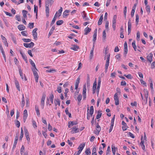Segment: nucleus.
Masks as SVG:
<instances>
[{
	"mask_svg": "<svg viewBox=\"0 0 155 155\" xmlns=\"http://www.w3.org/2000/svg\"><path fill=\"white\" fill-rule=\"evenodd\" d=\"M46 95L45 94H43L41 99V106L42 109H43L44 108L45 104V100Z\"/></svg>",
	"mask_w": 155,
	"mask_h": 155,
	"instance_id": "f257e3e1",
	"label": "nucleus"
},
{
	"mask_svg": "<svg viewBox=\"0 0 155 155\" xmlns=\"http://www.w3.org/2000/svg\"><path fill=\"white\" fill-rule=\"evenodd\" d=\"M110 54H107L106 55L105 58H106V63L105 65V68H108L109 64Z\"/></svg>",
	"mask_w": 155,
	"mask_h": 155,
	"instance_id": "f03ea898",
	"label": "nucleus"
},
{
	"mask_svg": "<svg viewBox=\"0 0 155 155\" xmlns=\"http://www.w3.org/2000/svg\"><path fill=\"white\" fill-rule=\"evenodd\" d=\"M71 133L74 134L79 132L78 127V126L73 127L72 128Z\"/></svg>",
	"mask_w": 155,
	"mask_h": 155,
	"instance_id": "7ed1b4c3",
	"label": "nucleus"
},
{
	"mask_svg": "<svg viewBox=\"0 0 155 155\" xmlns=\"http://www.w3.org/2000/svg\"><path fill=\"white\" fill-rule=\"evenodd\" d=\"M95 124L96 125V130L97 131V133H95V134H97V135H99V133L100 131H101V127L100 126L99 124L98 123H96V122H95Z\"/></svg>",
	"mask_w": 155,
	"mask_h": 155,
	"instance_id": "20e7f679",
	"label": "nucleus"
},
{
	"mask_svg": "<svg viewBox=\"0 0 155 155\" xmlns=\"http://www.w3.org/2000/svg\"><path fill=\"white\" fill-rule=\"evenodd\" d=\"M19 73L20 75V76L21 77V79L22 80H23V79H24L25 81H26L27 80V79L26 78L25 75V74H24V78L23 73H22V71L21 69L20 68L19 69Z\"/></svg>",
	"mask_w": 155,
	"mask_h": 155,
	"instance_id": "39448f33",
	"label": "nucleus"
},
{
	"mask_svg": "<svg viewBox=\"0 0 155 155\" xmlns=\"http://www.w3.org/2000/svg\"><path fill=\"white\" fill-rule=\"evenodd\" d=\"M37 28H35L32 31V35L34 39L35 40H36L37 38Z\"/></svg>",
	"mask_w": 155,
	"mask_h": 155,
	"instance_id": "423d86ee",
	"label": "nucleus"
},
{
	"mask_svg": "<svg viewBox=\"0 0 155 155\" xmlns=\"http://www.w3.org/2000/svg\"><path fill=\"white\" fill-rule=\"evenodd\" d=\"M23 45L26 48H31L34 46V44L33 42H31L30 43H24Z\"/></svg>",
	"mask_w": 155,
	"mask_h": 155,
	"instance_id": "0eeeda50",
	"label": "nucleus"
},
{
	"mask_svg": "<svg viewBox=\"0 0 155 155\" xmlns=\"http://www.w3.org/2000/svg\"><path fill=\"white\" fill-rule=\"evenodd\" d=\"M24 132H25V136L26 137L27 140L28 142L29 143L30 141V137L29 135V133L28 132V130L25 128V129H24Z\"/></svg>",
	"mask_w": 155,
	"mask_h": 155,
	"instance_id": "6e6552de",
	"label": "nucleus"
},
{
	"mask_svg": "<svg viewBox=\"0 0 155 155\" xmlns=\"http://www.w3.org/2000/svg\"><path fill=\"white\" fill-rule=\"evenodd\" d=\"M0 51H1V52H2V55L4 58V59L5 61H6V56H5V53L4 51L3 48L2 47V46L1 44L0 43Z\"/></svg>",
	"mask_w": 155,
	"mask_h": 155,
	"instance_id": "1a4fd4ad",
	"label": "nucleus"
},
{
	"mask_svg": "<svg viewBox=\"0 0 155 155\" xmlns=\"http://www.w3.org/2000/svg\"><path fill=\"white\" fill-rule=\"evenodd\" d=\"M78 123L76 121H70L68 123V127L70 128L71 126H73L74 125H76L78 124Z\"/></svg>",
	"mask_w": 155,
	"mask_h": 155,
	"instance_id": "9d476101",
	"label": "nucleus"
},
{
	"mask_svg": "<svg viewBox=\"0 0 155 155\" xmlns=\"http://www.w3.org/2000/svg\"><path fill=\"white\" fill-rule=\"evenodd\" d=\"M128 34H130L131 31V20L130 19H129L128 21Z\"/></svg>",
	"mask_w": 155,
	"mask_h": 155,
	"instance_id": "9b49d317",
	"label": "nucleus"
},
{
	"mask_svg": "<svg viewBox=\"0 0 155 155\" xmlns=\"http://www.w3.org/2000/svg\"><path fill=\"white\" fill-rule=\"evenodd\" d=\"M153 57V54L152 53H150L147 56V60L150 62L151 63L152 61V58Z\"/></svg>",
	"mask_w": 155,
	"mask_h": 155,
	"instance_id": "f8f14e48",
	"label": "nucleus"
},
{
	"mask_svg": "<svg viewBox=\"0 0 155 155\" xmlns=\"http://www.w3.org/2000/svg\"><path fill=\"white\" fill-rule=\"evenodd\" d=\"M45 11H46V15L47 17H48L49 16V5L46 4L45 5Z\"/></svg>",
	"mask_w": 155,
	"mask_h": 155,
	"instance_id": "ddd939ff",
	"label": "nucleus"
},
{
	"mask_svg": "<svg viewBox=\"0 0 155 155\" xmlns=\"http://www.w3.org/2000/svg\"><path fill=\"white\" fill-rule=\"evenodd\" d=\"M20 53L21 54L22 58L25 60V61L26 62H27L28 61V59L27 57L21 51H20Z\"/></svg>",
	"mask_w": 155,
	"mask_h": 155,
	"instance_id": "4468645a",
	"label": "nucleus"
},
{
	"mask_svg": "<svg viewBox=\"0 0 155 155\" xmlns=\"http://www.w3.org/2000/svg\"><path fill=\"white\" fill-rule=\"evenodd\" d=\"M32 71L33 73V75H34L35 77H38V74L37 72L38 71L37 68H32Z\"/></svg>",
	"mask_w": 155,
	"mask_h": 155,
	"instance_id": "2eb2a0df",
	"label": "nucleus"
},
{
	"mask_svg": "<svg viewBox=\"0 0 155 155\" xmlns=\"http://www.w3.org/2000/svg\"><path fill=\"white\" fill-rule=\"evenodd\" d=\"M97 29L96 28L94 30V32L93 35V41H94V44L95 43L96 40L97 36Z\"/></svg>",
	"mask_w": 155,
	"mask_h": 155,
	"instance_id": "dca6fc26",
	"label": "nucleus"
},
{
	"mask_svg": "<svg viewBox=\"0 0 155 155\" xmlns=\"http://www.w3.org/2000/svg\"><path fill=\"white\" fill-rule=\"evenodd\" d=\"M85 146V143L83 144L81 143L79 145L78 148V149L79 150L78 151H79V152H80V153L81 152Z\"/></svg>",
	"mask_w": 155,
	"mask_h": 155,
	"instance_id": "f3484780",
	"label": "nucleus"
},
{
	"mask_svg": "<svg viewBox=\"0 0 155 155\" xmlns=\"http://www.w3.org/2000/svg\"><path fill=\"white\" fill-rule=\"evenodd\" d=\"M144 92L145 94V98L146 99L145 103H146L147 101V98L148 96V91L147 89H144Z\"/></svg>",
	"mask_w": 155,
	"mask_h": 155,
	"instance_id": "a211bd4d",
	"label": "nucleus"
},
{
	"mask_svg": "<svg viewBox=\"0 0 155 155\" xmlns=\"http://www.w3.org/2000/svg\"><path fill=\"white\" fill-rule=\"evenodd\" d=\"M15 84L16 87L18 90L20 91L19 84L18 81L16 79L15 80Z\"/></svg>",
	"mask_w": 155,
	"mask_h": 155,
	"instance_id": "6ab92c4d",
	"label": "nucleus"
},
{
	"mask_svg": "<svg viewBox=\"0 0 155 155\" xmlns=\"http://www.w3.org/2000/svg\"><path fill=\"white\" fill-rule=\"evenodd\" d=\"M81 14L83 19H85V21L88 20H89V18L86 17V14L85 13L84 11H83L81 13Z\"/></svg>",
	"mask_w": 155,
	"mask_h": 155,
	"instance_id": "aec40b11",
	"label": "nucleus"
},
{
	"mask_svg": "<svg viewBox=\"0 0 155 155\" xmlns=\"http://www.w3.org/2000/svg\"><path fill=\"white\" fill-rule=\"evenodd\" d=\"M18 28L20 31L24 30L25 28V27L22 25H19L18 26Z\"/></svg>",
	"mask_w": 155,
	"mask_h": 155,
	"instance_id": "412c9836",
	"label": "nucleus"
},
{
	"mask_svg": "<svg viewBox=\"0 0 155 155\" xmlns=\"http://www.w3.org/2000/svg\"><path fill=\"white\" fill-rule=\"evenodd\" d=\"M80 82V78H78L76 80L75 83V89H77L78 87L79 84Z\"/></svg>",
	"mask_w": 155,
	"mask_h": 155,
	"instance_id": "4be33fe9",
	"label": "nucleus"
},
{
	"mask_svg": "<svg viewBox=\"0 0 155 155\" xmlns=\"http://www.w3.org/2000/svg\"><path fill=\"white\" fill-rule=\"evenodd\" d=\"M103 19V15H101L100 16L99 19V20L98 22V25H101L102 24Z\"/></svg>",
	"mask_w": 155,
	"mask_h": 155,
	"instance_id": "5701e85b",
	"label": "nucleus"
},
{
	"mask_svg": "<svg viewBox=\"0 0 155 155\" xmlns=\"http://www.w3.org/2000/svg\"><path fill=\"white\" fill-rule=\"evenodd\" d=\"M35 110L36 111L37 115L38 116H39L40 115V113L38 108V107L37 105L35 106Z\"/></svg>",
	"mask_w": 155,
	"mask_h": 155,
	"instance_id": "b1692460",
	"label": "nucleus"
},
{
	"mask_svg": "<svg viewBox=\"0 0 155 155\" xmlns=\"http://www.w3.org/2000/svg\"><path fill=\"white\" fill-rule=\"evenodd\" d=\"M91 29L90 28L87 27L84 29L85 33L84 34L85 35H87L89 32H90Z\"/></svg>",
	"mask_w": 155,
	"mask_h": 155,
	"instance_id": "393cba45",
	"label": "nucleus"
},
{
	"mask_svg": "<svg viewBox=\"0 0 155 155\" xmlns=\"http://www.w3.org/2000/svg\"><path fill=\"white\" fill-rule=\"evenodd\" d=\"M55 106H56L58 104L59 106L60 105V101L58 98L55 99L54 100Z\"/></svg>",
	"mask_w": 155,
	"mask_h": 155,
	"instance_id": "a878e982",
	"label": "nucleus"
},
{
	"mask_svg": "<svg viewBox=\"0 0 155 155\" xmlns=\"http://www.w3.org/2000/svg\"><path fill=\"white\" fill-rule=\"evenodd\" d=\"M87 87L90 86V77L88 74H87Z\"/></svg>",
	"mask_w": 155,
	"mask_h": 155,
	"instance_id": "bb28decb",
	"label": "nucleus"
},
{
	"mask_svg": "<svg viewBox=\"0 0 155 155\" xmlns=\"http://www.w3.org/2000/svg\"><path fill=\"white\" fill-rule=\"evenodd\" d=\"M94 112V107L93 106H91L90 107V110L89 111V115L92 116Z\"/></svg>",
	"mask_w": 155,
	"mask_h": 155,
	"instance_id": "cd10ccee",
	"label": "nucleus"
},
{
	"mask_svg": "<svg viewBox=\"0 0 155 155\" xmlns=\"http://www.w3.org/2000/svg\"><path fill=\"white\" fill-rule=\"evenodd\" d=\"M79 48V47L78 45H73L72 47L71 48V49L74 51H77L78 49Z\"/></svg>",
	"mask_w": 155,
	"mask_h": 155,
	"instance_id": "c85d7f7f",
	"label": "nucleus"
},
{
	"mask_svg": "<svg viewBox=\"0 0 155 155\" xmlns=\"http://www.w3.org/2000/svg\"><path fill=\"white\" fill-rule=\"evenodd\" d=\"M149 81L150 83V86L151 90H152V91H153V81L152 79L151 78H150L149 79Z\"/></svg>",
	"mask_w": 155,
	"mask_h": 155,
	"instance_id": "c756f323",
	"label": "nucleus"
},
{
	"mask_svg": "<svg viewBox=\"0 0 155 155\" xmlns=\"http://www.w3.org/2000/svg\"><path fill=\"white\" fill-rule=\"evenodd\" d=\"M70 12V11L68 10H66L63 13V17H65L67 16L68 15V13Z\"/></svg>",
	"mask_w": 155,
	"mask_h": 155,
	"instance_id": "7c9ffc66",
	"label": "nucleus"
},
{
	"mask_svg": "<svg viewBox=\"0 0 155 155\" xmlns=\"http://www.w3.org/2000/svg\"><path fill=\"white\" fill-rule=\"evenodd\" d=\"M25 98L24 95V94H22V101H21V107H23L25 106Z\"/></svg>",
	"mask_w": 155,
	"mask_h": 155,
	"instance_id": "2f4dec72",
	"label": "nucleus"
},
{
	"mask_svg": "<svg viewBox=\"0 0 155 155\" xmlns=\"http://www.w3.org/2000/svg\"><path fill=\"white\" fill-rule=\"evenodd\" d=\"M101 112V111H100V112L99 111H98V114L96 116V118L95 119V120L96 119H98L101 117L102 115V113Z\"/></svg>",
	"mask_w": 155,
	"mask_h": 155,
	"instance_id": "473e14b6",
	"label": "nucleus"
},
{
	"mask_svg": "<svg viewBox=\"0 0 155 155\" xmlns=\"http://www.w3.org/2000/svg\"><path fill=\"white\" fill-rule=\"evenodd\" d=\"M62 11L63 8L62 7H61L60 9L57 12V15L58 17H59L61 15Z\"/></svg>",
	"mask_w": 155,
	"mask_h": 155,
	"instance_id": "72a5a7b5",
	"label": "nucleus"
},
{
	"mask_svg": "<svg viewBox=\"0 0 155 155\" xmlns=\"http://www.w3.org/2000/svg\"><path fill=\"white\" fill-rule=\"evenodd\" d=\"M65 112L66 114L68 115L69 117H71V114L68 111V108H66L65 110Z\"/></svg>",
	"mask_w": 155,
	"mask_h": 155,
	"instance_id": "f704fd0d",
	"label": "nucleus"
},
{
	"mask_svg": "<svg viewBox=\"0 0 155 155\" xmlns=\"http://www.w3.org/2000/svg\"><path fill=\"white\" fill-rule=\"evenodd\" d=\"M24 135L22 127L21 128V134L19 137V140L21 141Z\"/></svg>",
	"mask_w": 155,
	"mask_h": 155,
	"instance_id": "c9c22d12",
	"label": "nucleus"
},
{
	"mask_svg": "<svg viewBox=\"0 0 155 155\" xmlns=\"http://www.w3.org/2000/svg\"><path fill=\"white\" fill-rule=\"evenodd\" d=\"M132 45L133 47L134 48V50L136 51H137V46L135 44V41H134L132 43Z\"/></svg>",
	"mask_w": 155,
	"mask_h": 155,
	"instance_id": "e433bc0d",
	"label": "nucleus"
},
{
	"mask_svg": "<svg viewBox=\"0 0 155 155\" xmlns=\"http://www.w3.org/2000/svg\"><path fill=\"white\" fill-rule=\"evenodd\" d=\"M102 35L103 40H105L106 37V34L105 30H104L103 31Z\"/></svg>",
	"mask_w": 155,
	"mask_h": 155,
	"instance_id": "4c0bfd02",
	"label": "nucleus"
},
{
	"mask_svg": "<svg viewBox=\"0 0 155 155\" xmlns=\"http://www.w3.org/2000/svg\"><path fill=\"white\" fill-rule=\"evenodd\" d=\"M46 71L47 72L54 73L56 71V70L54 68H52L50 70H47Z\"/></svg>",
	"mask_w": 155,
	"mask_h": 155,
	"instance_id": "58836bf2",
	"label": "nucleus"
},
{
	"mask_svg": "<svg viewBox=\"0 0 155 155\" xmlns=\"http://www.w3.org/2000/svg\"><path fill=\"white\" fill-rule=\"evenodd\" d=\"M85 153H86L87 155H90L91 152L90 148H88L86 149L85 151Z\"/></svg>",
	"mask_w": 155,
	"mask_h": 155,
	"instance_id": "ea45409f",
	"label": "nucleus"
},
{
	"mask_svg": "<svg viewBox=\"0 0 155 155\" xmlns=\"http://www.w3.org/2000/svg\"><path fill=\"white\" fill-rule=\"evenodd\" d=\"M146 10L147 11L148 14H149L150 13V7L149 5H147L145 8Z\"/></svg>",
	"mask_w": 155,
	"mask_h": 155,
	"instance_id": "a19ab883",
	"label": "nucleus"
},
{
	"mask_svg": "<svg viewBox=\"0 0 155 155\" xmlns=\"http://www.w3.org/2000/svg\"><path fill=\"white\" fill-rule=\"evenodd\" d=\"M29 61L30 62L31 65L34 68H36L35 67V65L34 63V62H33V61L31 59H29Z\"/></svg>",
	"mask_w": 155,
	"mask_h": 155,
	"instance_id": "79ce46f5",
	"label": "nucleus"
},
{
	"mask_svg": "<svg viewBox=\"0 0 155 155\" xmlns=\"http://www.w3.org/2000/svg\"><path fill=\"white\" fill-rule=\"evenodd\" d=\"M4 22L5 23V25L7 27H10V24H9V23L8 21L6 20H4Z\"/></svg>",
	"mask_w": 155,
	"mask_h": 155,
	"instance_id": "37998d69",
	"label": "nucleus"
},
{
	"mask_svg": "<svg viewBox=\"0 0 155 155\" xmlns=\"http://www.w3.org/2000/svg\"><path fill=\"white\" fill-rule=\"evenodd\" d=\"M117 18V16L116 15H114L113 17L112 23H116V20Z\"/></svg>",
	"mask_w": 155,
	"mask_h": 155,
	"instance_id": "c03bdc74",
	"label": "nucleus"
},
{
	"mask_svg": "<svg viewBox=\"0 0 155 155\" xmlns=\"http://www.w3.org/2000/svg\"><path fill=\"white\" fill-rule=\"evenodd\" d=\"M111 148H112V151L113 154V155H115V152H116V150H115L116 148H115V146L112 145Z\"/></svg>",
	"mask_w": 155,
	"mask_h": 155,
	"instance_id": "a18cd8bd",
	"label": "nucleus"
},
{
	"mask_svg": "<svg viewBox=\"0 0 155 155\" xmlns=\"http://www.w3.org/2000/svg\"><path fill=\"white\" fill-rule=\"evenodd\" d=\"M82 96L81 94H79L77 97V100L79 102H80L82 99Z\"/></svg>",
	"mask_w": 155,
	"mask_h": 155,
	"instance_id": "49530a36",
	"label": "nucleus"
},
{
	"mask_svg": "<svg viewBox=\"0 0 155 155\" xmlns=\"http://www.w3.org/2000/svg\"><path fill=\"white\" fill-rule=\"evenodd\" d=\"M139 17L138 15L137 14L136 15V24L137 25L139 22Z\"/></svg>",
	"mask_w": 155,
	"mask_h": 155,
	"instance_id": "de8ad7c7",
	"label": "nucleus"
},
{
	"mask_svg": "<svg viewBox=\"0 0 155 155\" xmlns=\"http://www.w3.org/2000/svg\"><path fill=\"white\" fill-rule=\"evenodd\" d=\"M97 87V81L96 78L95 80L94 83L93 89H96Z\"/></svg>",
	"mask_w": 155,
	"mask_h": 155,
	"instance_id": "09e8293b",
	"label": "nucleus"
},
{
	"mask_svg": "<svg viewBox=\"0 0 155 155\" xmlns=\"http://www.w3.org/2000/svg\"><path fill=\"white\" fill-rule=\"evenodd\" d=\"M124 76H125L128 79H131L133 78V77L130 74H128L127 75L124 74Z\"/></svg>",
	"mask_w": 155,
	"mask_h": 155,
	"instance_id": "8fccbe9b",
	"label": "nucleus"
},
{
	"mask_svg": "<svg viewBox=\"0 0 155 155\" xmlns=\"http://www.w3.org/2000/svg\"><path fill=\"white\" fill-rule=\"evenodd\" d=\"M63 23V21L62 20H60L57 21L56 24L57 25H60L62 24Z\"/></svg>",
	"mask_w": 155,
	"mask_h": 155,
	"instance_id": "3c124183",
	"label": "nucleus"
},
{
	"mask_svg": "<svg viewBox=\"0 0 155 155\" xmlns=\"http://www.w3.org/2000/svg\"><path fill=\"white\" fill-rule=\"evenodd\" d=\"M89 107H88L87 108V119L88 120H89L90 119V115H89Z\"/></svg>",
	"mask_w": 155,
	"mask_h": 155,
	"instance_id": "603ef678",
	"label": "nucleus"
},
{
	"mask_svg": "<svg viewBox=\"0 0 155 155\" xmlns=\"http://www.w3.org/2000/svg\"><path fill=\"white\" fill-rule=\"evenodd\" d=\"M27 12L25 10H23L22 11V13L23 14V17L25 18L27 17L26 15L27 14Z\"/></svg>",
	"mask_w": 155,
	"mask_h": 155,
	"instance_id": "864d4df0",
	"label": "nucleus"
},
{
	"mask_svg": "<svg viewBox=\"0 0 155 155\" xmlns=\"http://www.w3.org/2000/svg\"><path fill=\"white\" fill-rule=\"evenodd\" d=\"M86 85L85 84H84L83 86V93L86 94Z\"/></svg>",
	"mask_w": 155,
	"mask_h": 155,
	"instance_id": "5fc2aeb1",
	"label": "nucleus"
},
{
	"mask_svg": "<svg viewBox=\"0 0 155 155\" xmlns=\"http://www.w3.org/2000/svg\"><path fill=\"white\" fill-rule=\"evenodd\" d=\"M32 123L33 126V127L35 128H36L37 127V126L36 125V122L34 120H32Z\"/></svg>",
	"mask_w": 155,
	"mask_h": 155,
	"instance_id": "6e6d98bb",
	"label": "nucleus"
},
{
	"mask_svg": "<svg viewBox=\"0 0 155 155\" xmlns=\"http://www.w3.org/2000/svg\"><path fill=\"white\" fill-rule=\"evenodd\" d=\"M110 146H108L107 147L106 151V155H109V153L110 152Z\"/></svg>",
	"mask_w": 155,
	"mask_h": 155,
	"instance_id": "4d7b16f0",
	"label": "nucleus"
},
{
	"mask_svg": "<svg viewBox=\"0 0 155 155\" xmlns=\"http://www.w3.org/2000/svg\"><path fill=\"white\" fill-rule=\"evenodd\" d=\"M50 101L51 102V103L53 104V102L54 95L52 94H51L50 95Z\"/></svg>",
	"mask_w": 155,
	"mask_h": 155,
	"instance_id": "13d9d810",
	"label": "nucleus"
},
{
	"mask_svg": "<svg viewBox=\"0 0 155 155\" xmlns=\"http://www.w3.org/2000/svg\"><path fill=\"white\" fill-rule=\"evenodd\" d=\"M127 8V7L125 6L124 8V17L125 18H126V17Z\"/></svg>",
	"mask_w": 155,
	"mask_h": 155,
	"instance_id": "bf43d9fd",
	"label": "nucleus"
},
{
	"mask_svg": "<svg viewBox=\"0 0 155 155\" xmlns=\"http://www.w3.org/2000/svg\"><path fill=\"white\" fill-rule=\"evenodd\" d=\"M21 35L24 36H27V31H23L21 32Z\"/></svg>",
	"mask_w": 155,
	"mask_h": 155,
	"instance_id": "052dcab7",
	"label": "nucleus"
},
{
	"mask_svg": "<svg viewBox=\"0 0 155 155\" xmlns=\"http://www.w3.org/2000/svg\"><path fill=\"white\" fill-rule=\"evenodd\" d=\"M22 40L24 42H30L31 41V39H30L23 38Z\"/></svg>",
	"mask_w": 155,
	"mask_h": 155,
	"instance_id": "680f3d73",
	"label": "nucleus"
},
{
	"mask_svg": "<svg viewBox=\"0 0 155 155\" xmlns=\"http://www.w3.org/2000/svg\"><path fill=\"white\" fill-rule=\"evenodd\" d=\"M140 33L139 31H138L137 34V41H139L140 40Z\"/></svg>",
	"mask_w": 155,
	"mask_h": 155,
	"instance_id": "e2e57ef3",
	"label": "nucleus"
},
{
	"mask_svg": "<svg viewBox=\"0 0 155 155\" xmlns=\"http://www.w3.org/2000/svg\"><path fill=\"white\" fill-rule=\"evenodd\" d=\"M28 116L27 111L26 110H25L23 112V117H27Z\"/></svg>",
	"mask_w": 155,
	"mask_h": 155,
	"instance_id": "0e129e2a",
	"label": "nucleus"
},
{
	"mask_svg": "<svg viewBox=\"0 0 155 155\" xmlns=\"http://www.w3.org/2000/svg\"><path fill=\"white\" fill-rule=\"evenodd\" d=\"M127 135L133 138H134L135 137L134 135L130 132L128 133Z\"/></svg>",
	"mask_w": 155,
	"mask_h": 155,
	"instance_id": "69168bd1",
	"label": "nucleus"
},
{
	"mask_svg": "<svg viewBox=\"0 0 155 155\" xmlns=\"http://www.w3.org/2000/svg\"><path fill=\"white\" fill-rule=\"evenodd\" d=\"M15 124L16 127H17L19 128L20 126V123L19 121L18 120H16Z\"/></svg>",
	"mask_w": 155,
	"mask_h": 155,
	"instance_id": "338daca9",
	"label": "nucleus"
},
{
	"mask_svg": "<svg viewBox=\"0 0 155 155\" xmlns=\"http://www.w3.org/2000/svg\"><path fill=\"white\" fill-rule=\"evenodd\" d=\"M24 150H25V147L23 145L22 146V147L21 149V150H20V153L21 155L24 152Z\"/></svg>",
	"mask_w": 155,
	"mask_h": 155,
	"instance_id": "774afa93",
	"label": "nucleus"
}]
</instances>
